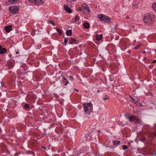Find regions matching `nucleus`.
<instances>
[{"label":"nucleus","instance_id":"nucleus-40","mask_svg":"<svg viewBox=\"0 0 156 156\" xmlns=\"http://www.w3.org/2000/svg\"><path fill=\"white\" fill-rule=\"evenodd\" d=\"M117 27V25H115V26L114 27V28L115 29Z\"/></svg>","mask_w":156,"mask_h":156},{"label":"nucleus","instance_id":"nucleus-18","mask_svg":"<svg viewBox=\"0 0 156 156\" xmlns=\"http://www.w3.org/2000/svg\"><path fill=\"white\" fill-rule=\"evenodd\" d=\"M64 43H63V44H64L66 46V45L67 42L68 41V38L67 37H66V38H64Z\"/></svg>","mask_w":156,"mask_h":156},{"label":"nucleus","instance_id":"nucleus-5","mask_svg":"<svg viewBox=\"0 0 156 156\" xmlns=\"http://www.w3.org/2000/svg\"><path fill=\"white\" fill-rule=\"evenodd\" d=\"M10 12L12 13H15L18 11V9L17 6H13L9 7Z\"/></svg>","mask_w":156,"mask_h":156},{"label":"nucleus","instance_id":"nucleus-37","mask_svg":"<svg viewBox=\"0 0 156 156\" xmlns=\"http://www.w3.org/2000/svg\"><path fill=\"white\" fill-rule=\"evenodd\" d=\"M16 54H19V52L18 51H16Z\"/></svg>","mask_w":156,"mask_h":156},{"label":"nucleus","instance_id":"nucleus-19","mask_svg":"<svg viewBox=\"0 0 156 156\" xmlns=\"http://www.w3.org/2000/svg\"><path fill=\"white\" fill-rule=\"evenodd\" d=\"M48 23L49 24H51L53 26H55V23H54L53 21L52 20H49L48 21Z\"/></svg>","mask_w":156,"mask_h":156},{"label":"nucleus","instance_id":"nucleus-23","mask_svg":"<svg viewBox=\"0 0 156 156\" xmlns=\"http://www.w3.org/2000/svg\"><path fill=\"white\" fill-rule=\"evenodd\" d=\"M24 107L26 108H29V106L27 104H26L24 105Z\"/></svg>","mask_w":156,"mask_h":156},{"label":"nucleus","instance_id":"nucleus-4","mask_svg":"<svg viewBox=\"0 0 156 156\" xmlns=\"http://www.w3.org/2000/svg\"><path fill=\"white\" fill-rule=\"evenodd\" d=\"M98 18L101 21H105L107 23L110 21L111 19L108 16H105L104 14H99L98 15Z\"/></svg>","mask_w":156,"mask_h":156},{"label":"nucleus","instance_id":"nucleus-46","mask_svg":"<svg viewBox=\"0 0 156 156\" xmlns=\"http://www.w3.org/2000/svg\"><path fill=\"white\" fill-rule=\"evenodd\" d=\"M135 5H136V4H135V5H134V6H135Z\"/></svg>","mask_w":156,"mask_h":156},{"label":"nucleus","instance_id":"nucleus-29","mask_svg":"<svg viewBox=\"0 0 156 156\" xmlns=\"http://www.w3.org/2000/svg\"><path fill=\"white\" fill-rule=\"evenodd\" d=\"M132 99H133V101H135V102H134V103L136 104H137V103L138 102V101H135L134 99L133 98H132Z\"/></svg>","mask_w":156,"mask_h":156},{"label":"nucleus","instance_id":"nucleus-38","mask_svg":"<svg viewBox=\"0 0 156 156\" xmlns=\"http://www.w3.org/2000/svg\"><path fill=\"white\" fill-rule=\"evenodd\" d=\"M117 27V25H115V26L114 27V28L115 29Z\"/></svg>","mask_w":156,"mask_h":156},{"label":"nucleus","instance_id":"nucleus-43","mask_svg":"<svg viewBox=\"0 0 156 156\" xmlns=\"http://www.w3.org/2000/svg\"><path fill=\"white\" fill-rule=\"evenodd\" d=\"M67 2H69V3H70V1H67Z\"/></svg>","mask_w":156,"mask_h":156},{"label":"nucleus","instance_id":"nucleus-41","mask_svg":"<svg viewBox=\"0 0 156 156\" xmlns=\"http://www.w3.org/2000/svg\"><path fill=\"white\" fill-rule=\"evenodd\" d=\"M142 52L144 54H145L146 53V52L145 51H142Z\"/></svg>","mask_w":156,"mask_h":156},{"label":"nucleus","instance_id":"nucleus-35","mask_svg":"<svg viewBox=\"0 0 156 156\" xmlns=\"http://www.w3.org/2000/svg\"><path fill=\"white\" fill-rule=\"evenodd\" d=\"M69 77L70 78V79H71L72 80H73V78L71 76H69Z\"/></svg>","mask_w":156,"mask_h":156},{"label":"nucleus","instance_id":"nucleus-31","mask_svg":"<svg viewBox=\"0 0 156 156\" xmlns=\"http://www.w3.org/2000/svg\"><path fill=\"white\" fill-rule=\"evenodd\" d=\"M36 3H39V2H41L42 0H35Z\"/></svg>","mask_w":156,"mask_h":156},{"label":"nucleus","instance_id":"nucleus-48","mask_svg":"<svg viewBox=\"0 0 156 156\" xmlns=\"http://www.w3.org/2000/svg\"><path fill=\"white\" fill-rule=\"evenodd\" d=\"M135 5H136V4H135V5H134V6H135Z\"/></svg>","mask_w":156,"mask_h":156},{"label":"nucleus","instance_id":"nucleus-28","mask_svg":"<svg viewBox=\"0 0 156 156\" xmlns=\"http://www.w3.org/2000/svg\"><path fill=\"white\" fill-rule=\"evenodd\" d=\"M18 0H9V1L11 3H12L14 2H16Z\"/></svg>","mask_w":156,"mask_h":156},{"label":"nucleus","instance_id":"nucleus-9","mask_svg":"<svg viewBox=\"0 0 156 156\" xmlns=\"http://www.w3.org/2000/svg\"><path fill=\"white\" fill-rule=\"evenodd\" d=\"M7 65L9 68H12L14 66V63L11 61H9L7 63Z\"/></svg>","mask_w":156,"mask_h":156},{"label":"nucleus","instance_id":"nucleus-21","mask_svg":"<svg viewBox=\"0 0 156 156\" xmlns=\"http://www.w3.org/2000/svg\"><path fill=\"white\" fill-rule=\"evenodd\" d=\"M79 17L77 16H76L74 19V20L75 22H76L79 19Z\"/></svg>","mask_w":156,"mask_h":156},{"label":"nucleus","instance_id":"nucleus-30","mask_svg":"<svg viewBox=\"0 0 156 156\" xmlns=\"http://www.w3.org/2000/svg\"><path fill=\"white\" fill-rule=\"evenodd\" d=\"M108 99V98L107 97V96H106V97L105 98H104L103 99L104 100H107Z\"/></svg>","mask_w":156,"mask_h":156},{"label":"nucleus","instance_id":"nucleus-15","mask_svg":"<svg viewBox=\"0 0 156 156\" xmlns=\"http://www.w3.org/2000/svg\"><path fill=\"white\" fill-rule=\"evenodd\" d=\"M66 35L68 36H70L72 35V32L71 30H68L66 31Z\"/></svg>","mask_w":156,"mask_h":156},{"label":"nucleus","instance_id":"nucleus-12","mask_svg":"<svg viewBox=\"0 0 156 156\" xmlns=\"http://www.w3.org/2000/svg\"><path fill=\"white\" fill-rule=\"evenodd\" d=\"M102 34L100 35H97L96 36V39L97 41H99L101 40L102 38Z\"/></svg>","mask_w":156,"mask_h":156},{"label":"nucleus","instance_id":"nucleus-44","mask_svg":"<svg viewBox=\"0 0 156 156\" xmlns=\"http://www.w3.org/2000/svg\"><path fill=\"white\" fill-rule=\"evenodd\" d=\"M100 91V90H98V93Z\"/></svg>","mask_w":156,"mask_h":156},{"label":"nucleus","instance_id":"nucleus-3","mask_svg":"<svg viewBox=\"0 0 156 156\" xmlns=\"http://www.w3.org/2000/svg\"><path fill=\"white\" fill-rule=\"evenodd\" d=\"M128 119L129 121L131 122L134 121H135V123L141 124L142 121L138 119L137 116H130L129 117Z\"/></svg>","mask_w":156,"mask_h":156},{"label":"nucleus","instance_id":"nucleus-2","mask_svg":"<svg viewBox=\"0 0 156 156\" xmlns=\"http://www.w3.org/2000/svg\"><path fill=\"white\" fill-rule=\"evenodd\" d=\"M83 108L85 113L90 115V112L93 109L92 105L90 103H84L83 104Z\"/></svg>","mask_w":156,"mask_h":156},{"label":"nucleus","instance_id":"nucleus-25","mask_svg":"<svg viewBox=\"0 0 156 156\" xmlns=\"http://www.w3.org/2000/svg\"><path fill=\"white\" fill-rule=\"evenodd\" d=\"M30 3H36L35 0H28Z\"/></svg>","mask_w":156,"mask_h":156},{"label":"nucleus","instance_id":"nucleus-27","mask_svg":"<svg viewBox=\"0 0 156 156\" xmlns=\"http://www.w3.org/2000/svg\"><path fill=\"white\" fill-rule=\"evenodd\" d=\"M140 45H141V44H140L139 45H136V46H135L134 47V49H138V48L140 47Z\"/></svg>","mask_w":156,"mask_h":156},{"label":"nucleus","instance_id":"nucleus-26","mask_svg":"<svg viewBox=\"0 0 156 156\" xmlns=\"http://www.w3.org/2000/svg\"><path fill=\"white\" fill-rule=\"evenodd\" d=\"M128 148V147L124 145L123 146V150H125Z\"/></svg>","mask_w":156,"mask_h":156},{"label":"nucleus","instance_id":"nucleus-7","mask_svg":"<svg viewBox=\"0 0 156 156\" xmlns=\"http://www.w3.org/2000/svg\"><path fill=\"white\" fill-rule=\"evenodd\" d=\"M12 25H9L5 27V30L6 32H7V33H9L12 30Z\"/></svg>","mask_w":156,"mask_h":156},{"label":"nucleus","instance_id":"nucleus-14","mask_svg":"<svg viewBox=\"0 0 156 156\" xmlns=\"http://www.w3.org/2000/svg\"><path fill=\"white\" fill-rule=\"evenodd\" d=\"M7 51V50L5 48H2L0 51V54H3L5 53Z\"/></svg>","mask_w":156,"mask_h":156},{"label":"nucleus","instance_id":"nucleus-24","mask_svg":"<svg viewBox=\"0 0 156 156\" xmlns=\"http://www.w3.org/2000/svg\"><path fill=\"white\" fill-rule=\"evenodd\" d=\"M83 9L81 7H79L78 9V10L79 11H83Z\"/></svg>","mask_w":156,"mask_h":156},{"label":"nucleus","instance_id":"nucleus-10","mask_svg":"<svg viewBox=\"0 0 156 156\" xmlns=\"http://www.w3.org/2000/svg\"><path fill=\"white\" fill-rule=\"evenodd\" d=\"M62 76L63 79L62 80L63 83L65 85H67L69 83L68 81L66 80L65 78L63 76Z\"/></svg>","mask_w":156,"mask_h":156},{"label":"nucleus","instance_id":"nucleus-39","mask_svg":"<svg viewBox=\"0 0 156 156\" xmlns=\"http://www.w3.org/2000/svg\"><path fill=\"white\" fill-rule=\"evenodd\" d=\"M117 27V25H115V26L114 27V28L115 29Z\"/></svg>","mask_w":156,"mask_h":156},{"label":"nucleus","instance_id":"nucleus-36","mask_svg":"<svg viewBox=\"0 0 156 156\" xmlns=\"http://www.w3.org/2000/svg\"><path fill=\"white\" fill-rule=\"evenodd\" d=\"M2 48V47L0 45V51Z\"/></svg>","mask_w":156,"mask_h":156},{"label":"nucleus","instance_id":"nucleus-47","mask_svg":"<svg viewBox=\"0 0 156 156\" xmlns=\"http://www.w3.org/2000/svg\"><path fill=\"white\" fill-rule=\"evenodd\" d=\"M135 5H136V4H135V5H134V6H135Z\"/></svg>","mask_w":156,"mask_h":156},{"label":"nucleus","instance_id":"nucleus-8","mask_svg":"<svg viewBox=\"0 0 156 156\" xmlns=\"http://www.w3.org/2000/svg\"><path fill=\"white\" fill-rule=\"evenodd\" d=\"M64 8L65 11L69 13H70L72 12L71 9L69 8L67 5H64Z\"/></svg>","mask_w":156,"mask_h":156},{"label":"nucleus","instance_id":"nucleus-33","mask_svg":"<svg viewBox=\"0 0 156 156\" xmlns=\"http://www.w3.org/2000/svg\"><path fill=\"white\" fill-rule=\"evenodd\" d=\"M31 154L32 155H33V156H34V153L32 152H30V154Z\"/></svg>","mask_w":156,"mask_h":156},{"label":"nucleus","instance_id":"nucleus-1","mask_svg":"<svg viewBox=\"0 0 156 156\" xmlns=\"http://www.w3.org/2000/svg\"><path fill=\"white\" fill-rule=\"evenodd\" d=\"M154 16H151L149 14L147 13L145 15L144 19V22L148 24H151L154 20Z\"/></svg>","mask_w":156,"mask_h":156},{"label":"nucleus","instance_id":"nucleus-17","mask_svg":"<svg viewBox=\"0 0 156 156\" xmlns=\"http://www.w3.org/2000/svg\"><path fill=\"white\" fill-rule=\"evenodd\" d=\"M151 136L153 139H154L155 137H156V129L154 132L152 133Z\"/></svg>","mask_w":156,"mask_h":156},{"label":"nucleus","instance_id":"nucleus-34","mask_svg":"<svg viewBox=\"0 0 156 156\" xmlns=\"http://www.w3.org/2000/svg\"><path fill=\"white\" fill-rule=\"evenodd\" d=\"M152 63H156V60H153V61Z\"/></svg>","mask_w":156,"mask_h":156},{"label":"nucleus","instance_id":"nucleus-16","mask_svg":"<svg viewBox=\"0 0 156 156\" xmlns=\"http://www.w3.org/2000/svg\"><path fill=\"white\" fill-rule=\"evenodd\" d=\"M153 9L156 12V3H154L152 5Z\"/></svg>","mask_w":156,"mask_h":156},{"label":"nucleus","instance_id":"nucleus-49","mask_svg":"<svg viewBox=\"0 0 156 156\" xmlns=\"http://www.w3.org/2000/svg\"><path fill=\"white\" fill-rule=\"evenodd\" d=\"M77 91H78V90H76Z\"/></svg>","mask_w":156,"mask_h":156},{"label":"nucleus","instance_id":"nucleus-42","mask_svg":"<svg viewBox=\"0 0 156 156\" xmlns=\"http://www.w3.org/2000/svg\"><path fill=\"white\" fill-rule=\"evenodd\" d=\"M98 132L99 133H100V131L99 130L98 131Z\"/></svg>","mask_w":156,"mask_h":156},{"label":"nucleus","instance_id":"nucleus-45","mask_svg":"<svg viewBox=\"0 0 156 156\" xmlns=\"http://www.w3.org/2000/svg\"><path fill=\"white\" fill-rule=\"evenodd\" d=\"M42 148H45V149H46L45 147H42Z\"/></svg>","mask_w":156,"mask_h":156},{"label":"nucleus","instance_id":"nucleus-50","mask_svg":"<svg viewBox=\"0 0 156 156\" xmlns=\"http://www.w3.org/2000/svg\"><path fill=\"white\" fill-rule=\"evenodd\" d=\"M118 68L120 67H118Z\"/></svg>","mask_w":156,"mask_h":156},{"label":"nucleus","instance_id":"nucleus-32","mask_svg":"<svg viewBox=\"0 0 156 156\" xmlns=\"http://www.w3.org/2000/svg\"><path fill=\"white\" fill-rule=\"evenodd\" d=\"M1 86L2 87H3V86H4V83L2 81H1Z\"/></svg>","mask_w":156,"mask_h":156},{"label":"nucleus","instance_id":"nucleus-22","mask_svg":"<svg viewBox=\"0 0 156 156\" xmlns=\"http://www.w3.org/2000/svg\"><path fill=\"white\" fill-rule=\"evenodd\" d=\"M114 144L115 145H116L120 143V141H119L114 140L113 142Z\"/></svg>","mask_w":156,"mask_h":156},{"label":"nucleus","instance_id":"nucleus-20","mask_svg":"<svg viewBox=\"0 0 156 156\" xmlns=\"http://www.w3.org/2000/svg\"><path fill=\"white\" fill-rule=\"evenodd\" d=\"M56 30L57 32H58L61 35L62 33V32L61 30L58 28H56Z\"/></svg>","mask_w":156,"mask_h":156},{"label":"nucleus","instance_id":"nucleus-13","mask_svg":"<svg viewBox=\"0 0 156 156\" xmlns=\"http://www.w3.org/2000/svg\"><path fill=\"white\" fill-rule=\"evenodd\" d=\"M83 27L86 29H88L90 27L89 24L87 22H85L83 23Z\"/></svg>","mask_w":156,"mask_h":156},{"label":"nucleus","instance_id":"nucleus-6","mask_svg":"<svg viewBox=\"0 0 156 156\" xmlns=\"http://www.w3.org/2000/svg\"><path fill=\"white\" fill-rule=\"evenodd\" d=\"M82 7L85 10H86L88 12H90V10L88 6L86 4H83L82 5Z\"/></svg>","mask_w":156,"mask_h":156},{"label":"nucleus","instance_id":"nucleus-11","mask_svg":"<svg viewBox=\"0 0 156 156\" xmlns=\"http://www.w3.org/2000/svg\"><path fill=\"white\" fill-rule=\"evenodd\" d=\"M71 44H74V43L76 44L79 43L78 41L75 39L73 37L71 38Z\"/></svg>","mask_w":156,"mask_h":156}]
</instances>
